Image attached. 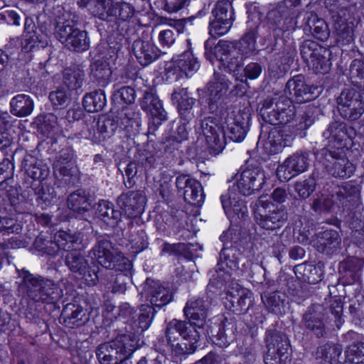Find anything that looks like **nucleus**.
I'll return each mask as SVG.
<instances>
[{"label": "nucleus", "mask_w": 364, "mask_h": 364, "mask_svg": "<svg viewBox=\"0 0 364 364\" xmlns=\"http://www.w3.org/2000/svg\"><path fill=\"white\" fill-rule=\"evenodd\" d=\"M172 323L178 334L183 338L181 346L177 347L176 354H191L196 351L200 338L201 331L196 328L191 322L178 319H172Z\"/></svg>", "instance_id": "15"}, {"label": "nucleus", "mask_w": 364, "mask_h": 364, "mask_svg": "<svg viewBox=\"0 0 364 364\" xmlns=\"http://www.w3.org/2000/svg\"><path fill=\"white\" fill-rule=\"evenodd\" d=\"M259 203H262V210H259V213L255 215V219L261 228L273 231L284 226L288 218L284 209L270 202L264 203L259 200Z\"/></svg>", "instance_id": "14"}, {"label": "nucleus", "mask_w": 364, "mask_h": 364, "mask_svg": "<svg viewBox=\"0 0 364 364\" xmlns=\"http://www.w3.org/2000/svg\"><path fill=\"white\" fill-rule=\"evenodd\" d=\"M210 301L204 298H192L189 299L183 309L186 318L194 327L203 331L208 316Z\"/></svg>", "instance_id": "20"}, {"label": "nucleus", "mask_w": 364, "mask_h": 364, "mask_svg": "<svg viewBox=\"0 0 364 364\" xmlns=\"http://www.w3.org/2000/svg\"><path fill=\"white\" fill-rule=\"evenodd\" d=\"M317 87L306 84L304 77L299 75L288 80L285 92L294 97L298 103H302L314 99L317 96Z\"/></svg>", "instance_id": "22"}, {"label": "nucleus", "mask_w": 364, "mask_h": 364, "mask_svg": "<svg viewBox=\"0 0 364 364\" xmlns=\"http://www.w3.org/2000/svg\"><path fill=\"white\" fill-rule=\"evenodd\" d=\"M323 4L333 20L343 17L346 14L348 6L346 0H324Z\"/></svg>", "instance_id": "60"}, {"label": "nucleus", "mask_w": 364, "mask_h": 364, "mask_svg": "<svg viewBox=\"0 0 364 364\" xmlns=\"http://www.w3.org/2000/svg\"><path fill=\"white\" fill-rule=\"evenodd\" d=\"M240 251L235 247H224L220 252V258L215 269L216 275H213L210 284L221 287L223 284L230 281L232 272L236 271L238 268L239 257Z\"/></svg>", "instance_id": "11"}, {"label": "nucleus", "mask_w": 364, "mask_h": 364, "mask_svg": "<svg viewBox=\"0 0 364 364\" xmlns=\"http://www.w3.org/2000/svg\"><path fill=\"white\" fill-rule=\"evenodd\" d=\"M156 311L152 306L149 304H141L139 308V313L136 316H133V329L134 333L143 332L147 330L154 318Z\"/></svg>", "instance_id": "38"}, {"label": "nucleus", "mask_w": 364, "mask_h": 364, "mask_svg": "<svg viewBox=\"0 0 364 364\" xmlns=\"http://www.w3.org/2000/svg\"><path fill=\"white\" fill-rule=\"evenodd\" d=\"M323 265L318 264L316 265L303 263L296 265L294 272L296 277L303 282L314 284L322 279L323 274Z\"/></svg>", "instance_id": "34"}, {"label": "nucleus", "mask_w": 364, "mask_h": 364, "mask_svg": "<svg viewBox=\"0 0 364 364\" xmlns=\"http://www.w3.org/2000/svg\"><path fill=\"white\" fill-rule=\"evenodd\" d=\"M68 207L77 213L87 211L91 206V202L85 191L81 189L70 193L67 199Z\"/></svg>", "instance_id": "43"}, {"label": "nucleus", "mask_w": 364, "mask_h": 364, "mask_svg": "<svg viewBox=\"0 0 364 364\" xmlns=\"http://www.w3.org/2000/svg\"><path fill=\"white\" fill-rule=\"evenodd\" d=\"M146 291L149 294V301L152 306L161 308L168 304L173 299V294L168 289L151 279L146 280Z\"/></svg>", "instance_id": "31"}, {"label": "nucleus", "mask_w": 364, "mask_h": 364, "mask_svg": "<svg viewBox=\"0 0 364 364\" xmlns=\"http://www.w3.org/2000/svg\"><path fill=\"white\" fill-rule=\"evenodd\" d=\"M264 180V171L260 168L247 167L240 173L230 191L233 192L237 189L240 194L250 196L262 188Z\"/></svg>", "instance_id": "17"}, {"label": "nucleus", "mask_w": 364, "mask_h": 364, "mask_svg": "<svg viewBox=\"0 0 364 364\" xmlns=\"http://www.w3.org/2000/svg\"><path fill=\"white\" fill-rule=\"evenodd\" d=\"M265 343L266 352L274 354H287L290 346L287 335L274 328L267 330Z\"/></svg>", "instance_id": "32"}, {"label": "nucleus", "mask_w": 364, "mask_h": 364, "mask_svg": "<svg viewBox=\"0 0 364 364\" xmlns=\"http://www.w3.org/2000/svg\"><path fill=\"white\" fill-rule=\"evenodd\" d=\"M176 186L178 191H183L185 201L193 205H200L205 198L200 183L186 174H181L176 179Z\"/></svg>", "instance_id": "19"}, {"label": "nucleus", "mask_w": 364, "mask_h": 364, "mask_svg": "<svg viewBox=\"0 0 364 364\" xmlns=\"http://www.w3.org/2000/svg\"><path fill=\"white\" fill-rule=\"evenodd\" d=\"M62 316L64 318L65 324L70 328L80 326L90 320V314L87 309L78 304L71 303L64 306Z\"/></svg>", "instance_id": "30"}, {"label": "nucleus", "mask_w": 364, "mask_h": 364, "mask_svg": "<svg viewBox=\"0 0 364 364\" xmlns=\"http://www.w3.org/2000/svg\"><path fill=\"white\" fill-rule=\"evenodd\" d=\"M91 258L96 259L103 267L119 272L131 269L130 260L118 252L107 239L99 237L95 246L89 252Z\"/></svg>", "instance_id": "4"}, {"label": "nucleus", "mask_w": 364, "mask_h": 364, "mask_svg": "<svg viewBox=\"0 0 364 364\" xmlns=\"http://www.w3.org/2000/svg\"><path fill=\"white\" fill-rule=\"evenodd\" d=\"M229 88L226 76L219 73H214L213 80L208 83V108L210 112H217Z\"/></svg>", "instance_id": "21"}, {"label": "nucleus", "mask_w": 364, "mask_h": 364, "mask_svg": "<svg viewBox=\"0 0 364 364\" xmlns=\"http://www.w3.org/2000/svg\"><path fill=\"white\" fill-rule=\"evenodd\" d=\"M342 350L341 345L328 342L317 348L316 358L320 359L323 364H336Z\"/></svg>", "instance_id": "41"}, {"label": "nucleus", "mask_w": 364, "mask_h": 364, "mask_svg": "<svg viewBox=\"0 0 364 364\" xmlns=\"http://www.w3.org/2000/svg\"><path fill=\"white\" fill-rule=\"evenodd\" d=\"M172 98L178 101L177 109L181 122H183L184 124H189L195 118L193 105L196 100L188 95L186 88H181L174 91L172 94Z\"/></svg>", "instance_id": "29"}, {"label": "nucleus", "mask_w": 364, "mask_h": 364, "mask_svg": "<svg viewBox=\"0 0 364 364\" xmlns=\"http://www.w3.org/2000/svg\"><path fill=\"white\" fill-rule=\"evenodd\" d=\"M349 75L353 84L360 87H364V61L353 60L350 66Z\"/></svg>", "instance_id": "56"}, {"label": "nucleus", "mask_w": 364, "mask_h": 364, "mask_svg": "<svg viewBox=\"0 0 364 364\" xmlns=\"http://www.w3.org/2000/svg\"><path fill=\"white\" fill-rule=\"evenodd\" d=\"M19 289L23 296L35 303L51 304L63 296V290L54 280L27 270L19 271Z\"/></svg>", "instance_id": "2"}, {"label": "nucleus", "mask_w": 364, "mask_h": 364, "mask_svg": "<svg viewBox=\"0 0 364 364\" xmlns=\"http://www.w3.org/2000/svg\"><path fill=\"white\" fill-rule=\"evenodd\" d=\"M248 119L242 116H236L232 122L228 123L227 134L230 140L235 142L242 141L248 131ZM200 128L209 149L218 154L225 146L226 133L217 124L213 117H207L201 121Z\"/></svg>", "instance_id": "1"}, {"label": "nucleus", "mask_w": 364, "mask_h": 364, "mask_svg": "<svg viewBox=\"0 0 364 364\" xmlns=\"http://www.w3.org/2000/svg\"><path fill=\"white\" fill-rule=\"evenodd\" d=\"M257 36V27L249 29L242 36L240 50L245 55L252 53L255 50L256 38Z\"/></svg>", "instance_id": "61"}, {"label": "nucleus", "mask_w": 364, "mask_h": 364, "mask_svg": "<svg viewBox=\"0 0 364 364\" xmlns=\"http://www.w3.org/2000/svg\"><path fill=\"white\" fill-rule=\"evenodd\" d=\"M349 130L346 123L340 121H333L328 125L327 129L323 132L322 136L328 141L330 145L333 142L341 144L346 136H350Z\"/></svg>", "instance_id": "39"}, {"label": "nucleus", "mask_w": 364, "mask_h": 364, "mask_svg": "<svg viewBox=\"0 0 364 364\" xmlns=\"http://www.w3.org/2000/svg\"><path fill=\"white\" fill-rule=\"evenodd\" d=\"M136 348L135 333L120 334L114 340L99 345L96 355L100 364H122L131 358Z\"/></svg>", "instance_id": "3"}, {"label": "nucleus", "mask_w": 364, "mask_h": 364, "mask_svg": "<svg viewBox=\"0 0 364 364\" xmlns=\"http://www.w3.org/2000/svg\"><path fill=\"white\" fill-rule=\"evenodd\" d=\"M214 19L209 23V34L216 38L226 34L235 21V11L230 0H219L212 10Z\"/></svg>", "instance_id": "12"}, {"label": "nucleus", "mask_w": 364, "mask_h": 364, "mask_svg": "<svg viewBox=\"0 0 364 364\" xmlns=\"http://www.w3.org/2000/svg\"><path fill=\"white\" fill-rule=\"evenodd\" d=\"M132 50L139 63L146 66L156 60L159 56V50L151 42L140 38L135 40Z\"/></svg>", "instance_id": "28"}, {"label": "nucleus", "mask_w": 364, "mask_h": 364, "mask_svg": "<svg viewBox=\"0 0 364 364\" xmlns=\"http://www.w3.org/2000/svg\"><path fill=\"white\" fill-rule=\"evenodd\" d=\"M177 65L186 76L192 75L200 67L197 58L189 50L180 55Z\"/></svg>", "instance_id": "49"}, {"label": "nucleus", "mask_w": 364, "mask_h": 364, "mask_svg": "<svg viewBox=\"0 0 364 364\" xmlns=\"http://www.w3.org/2000/svg\"><path fill=\"white\" fill-rule=\"evenodd\" d=\"M91 75L102 86H106L110 80L112 70L109 63L97 60L91 65Z\"/></svg>", "instance_id": "44"}, {"label": "nucleus", "mask_w": 364, "mask_h": 364, "mask_svg": "<svg viewBox=\"0 0 364 364\" xmlns=\"http://www.w3.org/2000/svg\"><path fill=\"white\" fill-rule=\"evenodd\" d=\"M221 203L227 216L234 218H243L246 216L247 207L244 202L237 197L236 194L230 191V193L223 194L220 197Z\"/></svg>", "instance_id": "33"}, {"label": "nucleus", "mask_w": 364, "mask_h": 364, "mask_svg": "<svg viewBox=\"0 0 364 364\" xmlns=\"http://www.w3.org/2000/svg\"><path fill=\"white\" fill-rule=\"evenodd\" d=\"M232 50H239L232 42L220 40L213 48V55L220 61L227 60L232 53Z\"/></svg>", "instance_id": "58"}, {"label": "nucleus", "mask_w": 364, "mask_h": 364, "mask_svg": "<svg viewBox=\"0 0 364 364\" xmlns=\"http://www.w3.org/2000/svg\"><path fill=\"white\" fill-rule=\"evenodd\" d=\"M119 126V120L111 117H102L97 122V129L102 139L110 137Z\"/></svg>", "instance_id": "51"}, {"label": "nucleus", "mask_w": 364, "mask_h": 364, "mask_svg": "<svg viewBox=\"0 0 364 364\" xmlns=\"http://www.w3.org/2000/svg\"><path fill=\"white\" fill-rule=\"evenodd\" d=\"M26 173L33 180L43 181L50 173L49 167L41 162L37 161L31 155H26L21 163Z\"/></svg>", "instance_id": "35"}, {"label": "nucleus", "mask_w": 364, "mask_h": 364, "mask_svg": "<svg viewBox=\"0 0 364 364\" xmlns=\"http://www.w3.org/2000/svg\"><path fill=\"white\" fill-rule=\"evenodd\" d=\"M106 105V97L103 90H99L86 94L83 98V106L89 112L102 110Z\"/></svg>", "instance_id": "45"}, {"label": "nucleus", "mask_w": 364, "mask_h": 364, "mask_svg": "<svg viewBox=\"0 0 364 364\" xmlns=\"http://www.w3.org/2000/svg\"><path fill=\"white\" fill-rule=\"evenodd\" d=\"M316 158L326 171L336 178H349L355 169L353 163L336 150L323 148L317 153Z\"/></svg>", "instance_id": "9"}, {"label": "nucleus", "mask_w": 364, "mask_h": 364, "mask_svg": "<svg viewBox=\"0 0 364 364\" xmlns=\"http://www.w3.org/2000/svg\"><path fill=\"white\" fill-rule=\"evenodd\" d=\"M84 78L85 73L82 70L68 68L63 71V84L67 87L68 90H77L82 86Z\"/></svg>", "instance_id": "47"}, {"label": "nucleus", "mask_w": 364, "mask_h": 364, "mask_svg": "<svg viewBox=\"0 0 364 364\" xmlns=\"http://www.w3.org/2000/svg\"><path fill=\"white\" fill-rule=\"evenodd\" d=\"M300 53L303 60L316 73L329 71L331 62V51L312 40H305L300 46Z\"/></svg>", "instance_id": "8"}, {"label": "nucleus", "mask_w": 364, "mask_h": 364, "mask_svg": "<svg viewBox=\"0 0 364 364\" xmlns=\"http://www.w3.org/2000/svg\"><path fill=\"white\" fill-rule=\"evenodd\" d=\"M128 241L130 249L134 254L141 252L146 249L149 245L146 233L142 229L132 231Z\"/></svg>", "instance_id": "50"}, {"label": "nucleus", "mask_w": 364, "mask_h": 364, "mask_svg": "<svg viewBox=\"0 0 364 364\" xmlns=\"http://www.w3.org/2000/svg\"><path fill=\"white\" fill-rule=\"evenodd\" d=\"M49 100L54 107L63 108L69 105L71 98L68 90L63 87H59L55 91L50 92Z\"/></svg>", "instance_id": "52"}, {"label": "nucleus", "mask_w": 364, "mask_h": 364, "mask_svg": "<svg viewBox=\"0 0 364 364\" xmlns=\"http://www.w3.org/2000/svg\"><path fill=\"white\" fill-rule=\"evenodd\" d=\"M268 23L272 26L274 36L289 38L297 28V21L291 16V9L284 3H278L277 6L268 11L267 14Z\"/></svg>", "instance_id": "10"}, {"label": "nucleus", "mask_w": 364, "mask_h": 364, "mask_svg": "<svg viewBox=\"0 0 364 364\" xmlns=\"http://www.w3.org/2000/svg\"><path fill=\"white\" fill-rule=\"evenodd\" d=\"M346 361L351 363H364V343L358 342L349 346L346 351Z\"/></svg>", "instance_id": "54"}, {"label": "nucleus", "mask_w": 364, "mask_h": 364, "mask_svg": "<svg viewBox=\"0 0 364 364\" xmlns=\"http://www.w3.org/2000/svg\"><path fill=\"white\" fill-rule=\"evenodd\" d=\"M33 247L42 255L54 256L58 252V247L51 239H47L43 235H38L34 242Z\"/></svg>", "instance_id": "53"}, {"label": "nucleus", "mask_w": 364, "mask_h": 364, "mask_svg": "<svg viewBox=\"0 0 364 364\" xmlns=\"http://www.w3.org/2000/svg\"><path fill=\"white\" fill-rule=\"evenodd\" d=\"M333 21V33L336 41L342 45L348 44L353 41V30L352 23H348L343 17L335 18Z\"/></svg>", "instance_id": "42"}, {"label": "nucleus", "mask_w": 364, "mask_h": 364, "mask_svg": "<svg viewBox=\"0 0 364 364\" xmlns=\"http://www.w3.org/2000/svg\"><path fill=\"white\" fill-rule=\"evenodd\" d=\"M10 106L12 114L18 117H26L33 112L34 102L29 95L19 94L11 99Z\"/></svg>", "instance_id": "37"}, {"label": "nucleus", "mask_w": 364, "mask_h": 364, "mask_svg": "<svg viewBox=\"0 0 364 364\" xmlns=\"http://www.w3.org/2000/svg\"><path fill=\"white\" fill-rule=\"evenodd\" d=\"M111 3L107 0H92L90 10L93 16L101 20L110 21L109 6Z\"/></svg>", "instance_id": "55"}, {"label": "nucleus", "mask_w": 364, "mask_h": 364, "mask_svg": "<svg viewBox=\"0 0 364 364\" xmlns=\"http://www.w3.org/2000/svg\"><path fill=\"white\" fill-rule=\"evenodd\" d=\"M134 8L130 4L126 2L111 3L109 6V19L127 21L132 18L134 14Z\"/></svg>", "instance_id": "48"}, {"label": "nucleus", "mask_w": 364, "mask_h": 364, "mask_svg": "<svg viewBox=\"0 0 364 364\" xmlns=\"http://www.w3.org/2000/svg\"><path fill=\"white\" fill-rule=\"evenodd\" d=\"M65 264L70 272L84 279L89 285H95L99 281L97 272L91 269L85 256L77 250L67 252Z\"/></svg>", "instance_id": "16"}, {"label": "nucleus", "mask_w": 364, "mask_h": 364, "mask_svg": "<svg viewBox=\"0 0 364 364\" xmlns=\"http://www.w3.org/2000/svg\"><path fill=\"white\" fill-rule=\"evenodd\" d=\"M107 277L108 282L110 284L109 289H111L112 292H124L126 290V280L127 276L125 274L119 273L113 274L112 272H107L105 274Z\"/></svg>", "instance_id": "62"}, {"label": "nucleus", "mask_w": 364, "mask_h": 364, "mask_svg": "<svg viewBox=\"0 0 364 364\" xmlns=\"http://www.w3.org/2000/svg\"><path fill=\"white\" fill-rule=\"evenodd\" d=\"M337 108L344 119H358L364 112V100L361 92L353 88L345 89L337 98Z\"/></svg>", "instance_id": "13"}, {"label": "nucleus", "mask_w": 364, "mask_h": 364, "mask_svg": "<svg viewBox=\"0 0 364 364\" xmlns=\"http://www.w3.org/2000/svg\"><path fill=\"white\" fill-rule=\"evenodd\" d=\"M309 164V154L306 152H296L289 156L277 168L278 174L283 172L284 179L289 180L291 177L304 172Z\"/></svg>", "instance_id": "26"}, {"label": "nucleus", "mask_w": 364, "mask_h": 364, "mask_svg": "<svg viewBox=\"0 0 364 364\" xmlns=\"http://www.w3.org/2000/svg\"><path fill=\"white\" fill-rule=\"evenodd\" d=\"M97 217L110 227H115L122 218L120 210L115 209L114 205L107 200H100L96 208Z\"/></svg>", "instance_id": "36"}, {"label": "nucleus", "mask_w": 364, "mask_h": 364, "mask_svg": "<svg viewBox=\"0 0 364 364\" xmlns=\"http://www.w3.org/2000/svg\"><path fill=\"white\" fill-rule=\"evenodd\" d=\"M341 237L335 230H327L319 232L314 240L316 250L328 255L337 252L341 249Z\"/></svg>", "instance_id": "27"}, {"label": "nucleus", "mask_w": 364, "mask_h": 364, "mask_svg": "<svg viewBox=\"0 0 364 364\" xmlns=\"http://www.w3.org/2000/svg\"><path fill=\"white\" fill-rule=\"evenodd\" d=\"M225 299V304L227 306L229 304L232 311L238 314L247 312L252 305V292L238 285L228 289Z\"/></svg>", "instance_id": "25"}, {"label": "nucleus", "mask_w": 364, "mask_h": 364, "mask_svg": "<svg viewBox=\"0 0 364 364\" xmlns=\"http://www.w3.org/2000/svg\"><path fill=\"white\" fill-rule=\"evenodd\" d=\"M22 14V11L18 7L5 6L1 8L0 20L6 21L8 24L19 26Z\"/></svg>", "instance_id": "57"}, {"label": "nucleus", "mask_w": 364, "mask_h": 364, "mask_svg": "<svg viewBox=\"0 0 364 364\" xmlns=\"http://www.w3.org/2000/svg\"><path fill=\"white\" fill-rule=\"evenodd\" d=\"M314 121L315 117L312 112L308 110L296 119L295 124L292 126L294 131L291 134L287 133L290 126L286 124L282 130L271 132L268 139L273 148L272 151L277 153L281 151L285 146H289L293 140V135H299L301 138L304 137L306 136L305 130L309 128Z\"/></svg>", "instance_id": "7"}, {"label": "nucleus", "mask_w": 364, "mask_h": 364, "mask_svg": "<svg viewBox=\"0 0 364 364\" xmlns=\"http://www.w3.org/2000/svg\"><path fill=\"white\" fill-rule=\"evenodd\" d=\"M116 119L119 120V127L127 132L136 131L140 125L139 114L128 108L122 109Z\"/></svg>", "instance_id": "46"}, {"label": "nucleus", "mask_w": 364, "mask_h": 364, "mask_svg": "<svg viewBox=\"0 0 364 364\" xmlns=\"http://www.w3.org/2000/svg\"><path fill=\"white\" fill-rule=\"evenodd\" d=\"M262 119L270 124H287L294 115L291 101L287 97L266 99L260 108Z\"/></svg>", "instance_id": "5"}, {"label": "nucleus", "mask_w": 364, "mask_h": 364, "mask_svg": "<svg viewBox=\"0 0 364 364\" xmlns=\"http://www.w3.org/2000/svg\"><path fill=\"white\" fill-rule=\"evenodd\" d=\"M261 299L263 304L269 311L275 314L285 313L286 295L279 291L261 294Z\"/></svg>", "instance_id": "40"}, {"label": "nucleus", "mask_w": 364, "mask_h": 364, "mask_svg": "<svg viewBox=\"0 0 364 364\" xmlns=\"http://www.w3.org/2000/svg\"><path fill=\"white\" fill-rule=\"evenodd\" d=\"M316 181L312 177L298 181L294 185L295 191L302 198H308L315 190Z\"/></svg>", "instance_id": "63"}, {"label": "nucleus", "mask_w": 364, "mask_h": 364, "mask_svg": "<svg viewBox=\"0 0 364 364\" xmlns=\"http://www.w3.org/2000/svg\"><path fill=\"white\" fill-rule=\"evenodd\" d=\"M240 49L232 50V53L230 58L222 61L228 71L233 73L235 75L237 74L243 66V55L245 54L242 52L240 53Z\"/></svg>", "instance_id": "59"}, {"label": "nucleus", "mask_w": 364, "mask_h": 364, "mask_svg": "<svg viewBox=\"0 0 364 364\" xmlns=\"http://www.w3.org/2000/svg\"><path fill=\"white\" fill-rule=\"evenodd\" d=\"M21 229V225L15 218L0 215V232L7 234L19 233Z\"/></svg>", "instance_id": "64"}, {"label": "nucleus", "mask_w": 364, "mask_h": 364, "mask_svg": "<svg viewBox=\"0 0 364 364\" xmlns=\"http://www.w3.org/2000/svg\"><path fill=\"white\" fill-rule=\"evenodd\" d=\"M141 108L152 117L151 125L156 128L167 120V113L161 100L152 90H146L140 100Z\"/></svg>", "instance_id": "23"}, {"label": "nucleus", "mask_w": 364, "mask_h": 364, "mask_svg": "<svg viewBox=\"0 0 364 364\" xmlns=\"http://www.w3.org/2000/svg\"><path fill=\"white\" fill-rule=\"evenodd\" d=\"M146 200L143 191H129L122 193L118 197L117 204L128 217L132 218L142 213Z\"/></svg>", "instance_id": "24"}, {"label": "nucleus", "mask_w": 364, "mask_h": 364, "mask_svg": "<svg viewBox=\"0 0 364 364\" xmlns=\"http://www.w3.org/2000/svg\"><path fill=\"white\" fill-rule=\"evenodd\" d=\"M326 314V309L323 305L314 304L309 306L302 315L301 323L306 329L317 338L324 337L327 333L324 323Z\"/></svg>", "instance_id": "18"}, {"label": "nucleus", "mask_w": 364, "mask_h": 364, "mask_svg": "<svg viewBox=\"0 0 364 364\" xmlns=\"http://www.w3.org/2000/svg\"><path fill=\"white\" fill-rule=\"evenodd\" d=\"M54 35L65 47L71 51L82 53L90 47L88 33L71 24L68 21L57 23Z\"/></svg>", "instance_id": "6"}]
</instances>
